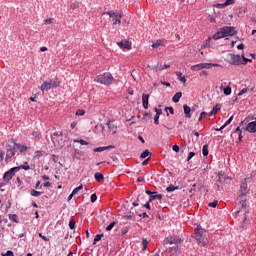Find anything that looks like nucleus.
<instances>
[{
  "label": "nucleus",
  "instance_id": "nucleus-12",
  "mask_svg": "<svg viewBox=\"0 0 256 256\" xmlns=\"http://www.w3.org/2000/svg\"><path fill=\"white\" fill-rule=\"evenodd\" d=\"M229 5H235V0H226L224 3H218L215 5L217 9H225V7H229Z\"/></svg>",
  "mask_w": 256,
  "mask_h": 256
},
{
  "label": "nucleus",
  "instance_id": "nucleus-29",
  "mask_svg": "<svg viewBox=\"0 0 256 256\" xmlns=\"http://www.w3.org/2000/svg\"><path fill=\"white\" fill-rule=\"evenodd\" d=\"M240 57H242L241 65H247V63H251L252 60L249 58H245V54H242Z\"/></svg>",
  "mask_w": 256,
  "mask_h": 256
},
{
  "label": "nucleus",
  "instance_id": "nucleus-30",
  "mask_svg": "<svg viewBox=\"0 0 256 256\" xmlns=\"http://www.w3.org/2000/svg\"><path fill=\"white\" fill-rule=\"evenodd\" d=\"M94 178H95L98 182H101V181H104L105 176H103L101 173L97 172V173H95Z\"/></svg>",
  "mask_w": 256,
  "mask_h": 256
},
{
  "label": "nucleus",
  "instance_id": "nucleus-58",
  "mask_svg": "<svg viewBox=\"0 0 256 256\" xmlns=\"http://www.w3.org/2000/svg\"><path fill=\"white\" fill-rule=\"evenodd\" d=\"M39 135H40L39 131H33V132H32V136H33L35 139H37V137H39Z\"/></svg>",
  "mask_w": 256,
  "mask_h": 256
},
{
  "label": "nucleus",
  "instance_id": "nucleus-20",
  "mask_svg": "<svg viewBox=\"0 0 256 256\" xmlns=\"http://www.w3.org/2000/svg\"><path fill=\"white\" fill-rule=\"evenodd\" d=\"M202 69H211V67H221V64L218 63H200Z\"/></svg>",
  "mask_w": 256,
  "mask_h": 256
},
{
  "label": "nucleus",
  "instance_id": "nucleus-46",
  "mask_svg": "<svg viewBox=\"0 0 256 256\" xmlns=\"http://www.w3.org/2000/svg\"><path fill=\"white\" fill-rule=\"evenodd\" d=\"M10 220L13 221L14 223H17L19 221V218L17 217V215H11L10 216Z\"/></svg>",
  "mask_w": 256,
  "mask_h": 256
},
{
  "label": "nucleus",
  "instance_id": "nucleus-34",
  "mask_svg": "<svg viewBox=\"0 0 256 256\" xmlns=\"http://www.w3.org/2000/svg\"><path fill=\"white\" fill-rule=\"evenodd\" d=\"M202 69L201 63L191 66V71H201Z\"/></svg>",
  "mask_w": 256,
  "mask_h": 256
},
{
  "label": "nucleus",
  "instance_id": "nucleus-35",
  "mask_svg": "<svg viewBox=\"0 0 256 256\" xmlns=\"http://www.w3.org/2000/svg\"><path fill=\"white\" fill-rule=\"evenodd\" d=\"M149 155H151V152H149V150H145V151L140 155V158H141V159H147V157H149Z\"/></svg>",
  "mask_w": 256,
  "mask_h": 256
},
{
  "label": "nucleus",
  "instance_id": "nucleus-44",
  "mask_svg": "<svg viewBox=\"0 0 256 256\" xmlns=\"http://www.w3.org/2000/svg\"><path fill=\"white\" fill-rule=\"evenodd\" d=\"M224 95H231V86L224 88Z\"/></svg>",
  "mask_w": 256,
  "mask_h": 256
},
{
  "label": "nucleus",
  "instance_id": "nucleus-39",
  "mask_svg": "<svg viewBox=\"0 0 256 256\" xmlns=\"http://www.w3.org/2000/svg\"><path fill=\"white\" fill-rule=\"evenodd\" d=\"M81 189H83V185H80V186L74 188L73 191H72V193H73L74 195H77V193H79V192L81 191Z\"/></svg>",
  "mask_w": 256,
  "mask_h": 256
},
{
  "label": "nucleus",
  "instance_id": "nucleus-1",
  "mask_svg": "<svg viewBox=\"0 0 256 256\" xmlns=\"http://www.w3.org/2000/svg\"><path fill=\"white\" fill-rule=\"evenodd\" d=\"M234 35H237L235 27L224 26L220 28V30L212 36V39H214V41H219V39H223L225 37H234Z\"/></svg>",
  "mask_w": 256,
  "mask_h": 256
},
{
  "label": "nucleus",
  "instance_id": "nucleus-61",
  "mask_svg": "<svg viewBox=\"0 0 256 256\" xmlns=\"http://www.w3.org/2000/svg\"><path fill=\"white\" fill-rule=\"evenodd\" d=\"M39 237H41V239H43V241H49V238L46 236H43L42 233H39Z\"/></svg>",
  "mask_w": 256,
  "mask_h": 256
},
{
  "label": "nucleus",
  "instance_id": "nucleus-33",
  "mask_svg": "<svg viewBox=\"0 0 256 256\" xmlns=\"http://www.w3.org/2000/svg\"><path fill=\"white\" fill-rule=\"evenodd\" d=\"M177 189H179V187L170 185L166 188V191L167 193H173V191H177Z\"/></svg>",
  "mask_w": 256,
  "mask_h": 256
},
{
  "label": "nucleus",
  "instance_id": "nucleus-43",
  "mask_svg": "<svg viewBox=\"0 0 256 256\" xmlns=\"http://www.w3.org/2000/svg\"><path fill=\"white\" fill-rule=\"evenodd\" d=\"M156 116L161 117L163 115V110L161 108H155Z\"/></svg>",
  "mask_w": 256,
  "mask_h": 256
},
{
  "label": "nucleus",
  "instance_id": "nucleus-54",
  "mask_svg": "<svg viewBox=\"0 0 256 256\" xmlns=\"http://www.w3.org/2000/svg\"><path fill=\"white\" fill-rule=\"evenodd\" d=\"M209 75V72L203 70L200 72V77H207Z\"/></svg>",
  "mask_w": 256,
  "mask_h": 256
},
{
  "label": "nucleus",
  "instance_id": "nucleus-22",
  "mask_svg": "<svg viewBox=\"0 0 256 256\" xmlns=\"http://www.w3.org/2000/svg\"><path fill=\"white\" fill-rule=\"evenodd\" d=\"M163 43H165L164 40H161V39L156 40L155 42L152 43V48L158 49V47H161V46L165 47V44H163Z\"/></svg>",
  "mask_w": 256,
  "mask_h": 256
},
{
  "label": "nucleus",
  "instance_id": "nucleus-63",
  "mask_svg": "<svg viewBox=\"0 0 256 256\" xmlns=\"http://www.w3.org/2000/svg\"><path fill=\"white\" fill-rule=\"evenodd\" d=\"M71 129H75L77 127V121H73L70 125Z\"/></svg>",
  "mask_w": 256,
  "mask_h": 256
},
{
  "label": "nucleus",
  "instance_id": "nucleus-51",
  "mask_svg": "<svg viewBox=\"0 0 256 256\" xmlns=\"http://www.w3.org/2000/svg\"><path fill=\"white\" fill-rule=\"evenodd\" d=\"M233 121V116H231L225 123H224V127H227V125H231Z\"/></svg>",
  "mask_w": 256,
  "mask_h": 256
},
{
  "label": "nucleus",
  "instance_id": "nucleus-14",
  "mask_svg": "<svg viewBox=\"0 0 256 256\" xmlns=\"http://www.w3.org/2000/svg\"><path fill=\"white\" fill-rule=\"evenodd\" d=\"M117 45L118 47H120V49H126L128 51H130L131 49V42H129L128 40L118 42Z\"/></svg>",
  "mask_w": 256,
  "mask_h": 256
},
{
  "label": "nucleus",
  "instance_id": "nucleus-10",
  "mask_svg": "<svg viewBox=\"0 0 256 256\" xmlns=\"http://www.w3.org/2000/svg\"><path fill=\"white\" fill-rule=\"evenodd\" d=\"M17 155V149H15V145L11 147V145H6V157L5 161H9V159H13Z\"/></svg>",
  "mask_w": 256,
  "mask_h": 256
},
{
  "label": "nucleus",
  "instance_id": "nucleus-47",
  "mask_svg": "<svg viewBox=\"0 0 256 256\" xmlns=\"http://www.w3.org/2000/svg\"><path fill=\"white\" fill-rule=\"evenodd\" d=\"M207 117V112H201L200 117L198 118V121H203Z\"/></svg>",
  "mask_w": 256,
  "mask_h": 256
},
{
  "label": "nucleus",
  "instance_id": "nucleus-8",
  "mask_svg": "<svg viewBox=\"0 0 256 256\" xmlns=\"http://www.w3.org/2000/svg\"><path fill=\"white\" fill-rule=\"evenodd\" d=\"M217 176H218V179L216 183L218 188L222 187L223 183H227V181H231V177L227 176V174H225V172L223 171L218 172Z\"/></svg>",
  "mask_w": 256,
  "mask_h": 256
},
{
  "label": "nucleus",
  "instance_id": "nucleus-52",
  "mask_svg": "<svg viewBox=\"0 0 256 256\" xmlns=\"http://www.w3.org/2000/svg\"><path fill=\"white\" fill-rule=\"evenodd\" d=\"M193 157H195V152H190L188 154L187 161H191V159H193Z\"/></svg>",
  "mask_w": 256,
  "mask_h": 256
},
{
  "label": "nucleus",
  "instance_id": "nucleus-42",
  "mask_svg": "<svg viewBox=\"0 0 256 256\" xmlns=\"http://www.w3.org/2000/svg\"><path fill=\"white\" fill-rule=\"evenodd\" d=\"M76 115H77L78 117H83V115H85V110H83V109L77 110V111H76Z\"/></svg>",
  "mask_w": 256,
  "mask_h": 256
},
{
  "label": "nucleus",
  "instance_id": "nucleus-4",
  "mask_svg": "<svg viewBox=\"0 0 256 256\" xmlns=\"http://www.w3.org/2000/svg\"><path fill=\"white\" fill-rule=\"evenodd\" d=\"M95 81L100 85H105L106 87H109V85H113V81H115V78H113V75L111 73L105 72L98 75Z\"/></svg>",
  "mask_w": 256,
  "mask_h": 256
},
{
  "label": "nucleus",
  "instance_id": "nucleus-21",
  "mask_svg": "<svg viewBox=\"0 0 256 256\" xmlns=\"http://www.w3.org/2000/svg\"><path fill=\"white\" fill-rule=\"evenodd\" d=\"M161 199H163V195L157 194V192H154L152 196H150L149 198V203H152V201H155V200L161 201Z\"/></svg>",
  "mask_w": 256,
  "mask_h": 256
},
{
  "label": "nucleus",
  "instance_id": "nucleus-17",
  "mask_svg": "<svg viewBox=\"0 0 256 256\" xmlns=\"http://www.w3.org/2000/svg\"><path fill=\"white\" fill-rule=\"evenodd\" d=\"M246 131L248 133H256V120L248 123Z\"/></svg>",
  "mask_w": 256,
  "mask_h": 256
},
{
  "label": "nucleus",
  "instance_id": "nucleus-40",
  "mask_svg": "<svg viewBox=\"0 0 256 256\" xmlns=\"http://www.w3.org/2000/svg\"><path fill=\"white\" fill-rule=\"evenodd\" d=\"M115 225H117V222H111L107 227H106V231H111L113 229V227H115Z\"/></svg>",
  "mask_w": 256,
  "mask_h": 256
},
{
  "label": "nucleus",
  "instance_id": "nucleus-27",
  "mask_svg": "<svg viewBox=\"0 0 256 256\" xmlns=\"http://www.w3.org/2000/svg\"><path fill=\"white\" fill-rule=\"evenodd\" d=\"M255 89V87H252L251 89L249 88H243L239 93H238V97H241V95H245V93H250Z\"/></svg>",
  "mask_w": 256,
  "mask_h": 256
},
{
  "label": "nucleus",
  "instance_id": "nucleus-3",
  "mask_svg": "<svg viewBox=\"0 0 256 256\" xmlns=\"http://www.w3.org/2000/svg\"><path fill=\"white\" fill-rule=\"evenodd\" d=\"M195 239L198 243V245H200V247H205V245H207L208 241H207V231H205V229L201 228V227H196L195 229Z\"/></svg>",
  "mask_w": 256,
  "mask_h": 256
},
{
  "label": "nucleus",
  "instance_id": "nucleus-5",
  "mask_svg": "<svg viewBox=\"0 0 256 256\" xmlns=\"http://www.w3.org/2000/svg\"><path fill=\"white\" fill-rule=\"evenodd\" d=\"M103 15H109L113 25H121V19H123V14L121 12H104Z\"/></svg>",
  "mask_w": 256,
  "mask_h": 256
},
{
  "label": "nucleus",
  "instance_id": "nucleus-28",
  "mask_svg": "<svg viewBox=\"0 0 256 256\" xmlns=\"http://www.w3.org/2000/svg\"><path fill=\"white\" fill-rule=\"evenodd\" d=\"M30 195H32V197H41V195H43V192H39V191H37L35 189H32L30 191Z\"/></svg>",
  "mask_w": 256,
  "mask_h": 256
},
{
  "label": "nucleus",
  "instance_id": "nucleus-64",
  "mask_svg": "<svg viewBox=\"0 0 256 256\" xmlns=\"http://www.w3.org/2000/svg\"><path fill=\"white\" fill-rule=\"evenodd\" d=\"M149 203H151V202H149V200H148V202L144 205V207L148 210H151V204H149Z\"/></svg>",
  "mask_w": 256,
  "mask_h": 256
},
{
  "label": "nucleus",
  "instance_id": "nucleus-45",
  "mask_svg": "<svg viewBox=\"0 0 256 256\" xmlns=\"http://www.w3.org/2000/svg\"><path fill=\"white\" fill-rule=\"evenodd\" d=\"M218 203H219V201L215 200V201H213V202H210V203L208 204V206H210V207H212L213 209H215V207H217Z\"/></svg>",
  "mask_w": 256,
  "mask_h": 256
},
{
  "label": "nucleus",
  "instance_id": "nucleus-2",
  "mask_svg": "<svg viewBox=\"0 0 256 256\" xmlns=\"http://www.w3.org/2000/svg\"><path fill=\"white\" fill-rule=\"evenodd\" d=\"M247 183H249V178H245V181L240 186V195L238 197V201L241 207L247 206V201H245V197L247 196V193H249V186Z\"/></svg>",
  "mask_w": 256,
  "mask_h": 256
},
{
  "label": "nucleus",
  "instance_id": "nucleus-16",
  "mask_svg": "<svg viewBox=\"0 0 256 256\" xmlns=\"http://www.w3.org/2000/svg\"><path fill=\"white\" fill-rule=\"evenodd\" d=\"M14 149H16V151H19L20 153H26L27 149L29 148L23 144L14 142Z\"/></svg>",
  "mask_w": 256,
  "mask_h": 256
},
{
  "label": "nucleus",
  "instance_id": "nucleus-49",
  "mask_svg": "<svg viewBox=\"0 0 256 256\" xmlns=\"http://www.w3.org/2000/svg\"><path fill=\"white\" fill-rule=\"evenodd\" d=\"M2 256H15V254H13V251L8 250L6 253H2Z\"/></svg>",
  "mask_w": 256,
  "mask_h": 256
},
{
  "label": "nucleus",
  "instance_id": "nucleus-53",
  "mask_svg": "<svg viewBox=\"0 0 256 256\" xmlns=\"http://www.w3.org/2000/svg\"><path fill=\"white\" fill-rule=\"evenodd\" d=\"M172 251V255H175V253H177V251H179V247L178 246H174L171 248Z\"/></svg>",
  "mask_w": 256,
  "mask_h": 256
},
{
  "label": "nucleus",
  "instance_id": "nucleus-59",
  "mask_svg": "<svg viewBox=\"0 0 256 256\" xmlns=\"http://www.w3.org/2000/svg\"><path fill=\"white\" fill-rule=\"evenodd\" d=\"M166 111H169V113H171V115H173L175 113V110L173 109V107H167Z\"/></svg>",
  "mask_w": 256,
  "mask_h": 256
},
{
  "label": "nucleus",
  "instance_id": "nucleus-26",
  "mask_svg": "<svg viewBox=\"0 0 256 256\" xmlns=\"http://www.w3.org/2000/svg\"><path fill=\"white\" fill-rule=\"evenodd\" d=\"M182 96H183V94H182L181 92H177V93L173 96L172 101H173L174 103H179V101H180V99H181Z\"/></svg>",
  "mask_w": 256,
  "mask_h": 256
},
{
  "label": "nucleus",
  "instance_id": "nucleus-25",
  "mask_svg": "<svg viewBox=\"0 0 256 256\" xmlns=\"http://www.w3.org/2000/svg\"><path fill=\"white\" fill-rule=\"evenodd\" d=\"M14 168L19 169V171H21V169H24V171H29V169H31V166H29V163L24 162L22 165L16 166Z\"/></svg>",
  "mask_w": 256,
  "mask_h": 256
},
{
  "label": "nucleus",
  "instance_id": "nucleus-55",
  "mask_svg": "<svg viewBox=\"0 0 256 256\" xmlns=\"http://www.w3.org/2000/svg\"><path fill=\"white\" fill-rule=\"evenodd\" d=\"M171 66L169 64H164L160 67V71H164V69H169Z\"/></svg>",
  "mask_w": 256,
  "mask_h": 256
},
{
  "label": "nucleus",
  "instance_id": "nucleus-9",
  "mask_svg": "<svg viewBox=\"0 0 256 256\" xmlns=\"http://www.w3.org/2000/svg\"><path fill=\"white\" fill-rule=\"evenodd\" d=\"M18 171L19 168H11L10 170L4 173L3 181H5V183H9V181H11L13 177H15V173H18Z\"/></svg>",
  "mask_w": 256,
  "mask_h": 256
},
{
  "label": "nucleus",
  "instance_id": "nucleus-24",
  "mask_svg": "<svg viewBox=\"0 0 256 256\" xmlns=\"http://www.w3.org/2000/svg\"><path fill=\"white\" fill-rule=\"evenodd\" d=\"M221 111V105L217 104L213 107L212 111L209 113L210 117H213V115H216V113H219Z\"/></svg>",
  "mask_w": 256,
  "mask_h": 256
},
{
  "label": "nucleus",
  "instance_id": "nucleus-15",
  "mask_svg": "<svg viewBox=\"0 0 256 256\" xmlns=\"http://www.w3.org/2000/svg\"><path fill=\"white\" fill-rule=\"evenodd\" d=\"M109 149H115V146L109 145V146H101L98 148H94V153H103V151H109Z\"/></svg>",
  "mask_w": 256,
  "mask_h": 256
},
{
  "label": "nucleus",
  "instance_id": "nucleus-48",
  "mask_svg": "<svg viewBox=\"0 0 256 256\" xmlns=\"http://www.w3.org/2000/svg\"><path fill=\"white\" fill-rule=\"evenodd\" d=\"M76 143H80V145H89V142L81 139V140H75Z\"/></svg>",
  "mask_w": 256,
  "mask_h": 256
},
{
  "label": "nucleus",
  "instance_id": "nucleus-62",
  "mask_svg": "<svg viewBox=\"0 0 256 256\" xmlns=\"http://www.w3.org/2000/svg\"><path fill=\"white\" fill-rule=\"evenodd\" d=\"M159 117H160V116L155 115V117H154V124H155V125H158V123H159Z\"/></svg>",
  "mask_w": 256,
  "mask_h": 256
},
{
  "label": "nucleus",
  "instance_id": "nucleus-56",
  "mask_svg": "<svg viewBox=\"0 0 256 256\" xmlns=\"http://www.w3.org/2000/svg\"><path fill=\"white\" fill-rule=\"evenodd\" d=\"M69 228H70V229H75V221L71 220V221L69 222Z\"/></svg>",
  "mask_w": 256,
  "mask_h": 256
},
{
  "label": "nucleus",
  "instance_id": "nucleus-50",
  "mask_svg": "<svg viewBox=\"0 0 256 256\" xmlns=\"http://www.w3.org/2000/svg\"><path fill=\"white\" fill-rule=\"evenodd\" d=\"M90 201L91 203H95V201H97V194H92L90 197Z\"/></svg>",
  "mask_w": 256,
  "mask_h": 256
},
{
  "label": "nucleus",
  "instance_id": "nucleus-32",
  "mask_svg": "<svg viewBox=\"0 0 256 256\" xmlns=\"http://www.w3.org/2000/svg\"><path fill=\"white\" fill-rule=\"evenodd\" d=\"M234 135H238L239 141H242L243 135L241 134V128L237 127L235 132H234Z\"/></svg>",
  "mask_w": 256,
  "mask_h": 256
},
{
  "label": "nucleus",
  "instance_id": "nucleus-11",
  "mask_svg": "<svg viewBox=\"0 0 256 256\" xmlns=\"http://www.w3.org/2000/svg\"><path fill=\"white\" fill-rule=\"evenodd\" d=\"M166 245H179L181 238L179 236H169L164 240Z\"/></svg>",
  "mask_w": 256,
  "mask_h": 256
},
{
  "label": "nucleus",
  "instance_id": "nucleus-41",
  "mask_svg": "<svg viewBox=\"0 0 256 256\" xmlns=\"http://www.w3.org/2000/svg\"><path fill=\"white\" fill-rule=\"evenodd\" d=\"M103 234H97L94 238V244H96L97 242H99L100 239H103Z\"/></svg>",
  "mask_w": 256,
  "mask_h": 256
},
{
  "label": "nucleus",
  "instance_id": "nucleus-18",
  "mask_svg": "<svg viewBox=\"0 0 256 256\" xmlns=\"http://www.w3.org/2000/svg\"><path fill=\"white\" fill-rule=\"evenodd\" d=\"M142 105L144 109H149V94L142 95Z\"/></svg>",
  "mask_w": 256,
  "mask_h": 256
},
{
  "label": "nucleus",
  "instance_id": "nucleus-38",
  "mask_svg": "<svg viewBox=\"0 0 256 256\" xmlns=\"http://www.w3.org/2000/svg\"><path fill=\"white\" fill-rule=\"evenodd\" d=\"M40 157H43V151L37 150V151L34 153V159H40Z\"/></svg>",
  "mask_w": 256,
  "mask_h": 256
},
{
  "label": "nucleus",
  "instance_id": "nucleus-7",
  "mask_svg": "<svg viewBox=\"0 0 256 256\" xmlns=\"http://www.w3.org/2000/svg\"><path fill=\"white\" fill-rule=\"evenodd\" d=\"M227 62L230 65H241V55L229 53L227 55Z\"/></svg>",
  "mask_w": 256,
  "mask_h": 256
},
{
  "label": "nucleus",
  "instance_id": "nucleus-57",
  "mask_svg": "<svg viewBox=\"0 0 256 256\" xmlns=\"http://www.w3.org/2000/svg\"><path fill=\"white\" fill-rule=\"evenodd\" d=\"M173 151H175V153H179V145L175 144L172 147Z\"/></svg>",
  "mask_w": 256,
  "mask_h": 256
},
{
  "label": "nucleus",
  "instance_id": "nucleus-37",
  "mask_svg": "<svg viewBox=\"0 0 256 256\" xmlns=\"http://www.w3.org/2000/svg\"><path fill=\"white\" fill-rule=\"evenodd\" d=\"M55 137H63V132L61 131L54 132L52 136V141H55Z\"/></svg>",
  "mask_w": 256,
  "mask_h": 256
},
{
  "label": "nucleus",
  "instance_id": "nucleus-6",
  "mask_svg": "<svg viewBox=\"0 0 256 256\" xmlns=\"http://www.w3.org/2000/svg\"><path fill=\"white\" fill-rule=\"evenodd\" d=\"M57 87H59V82L56 80H50L49 82H43L40 89L43 93H45V91H50V89H57Z\"/></svg>",
  "mask_w": 256,
  "mask_h": 256
},
{
  "label": "nucleus",
  "instance_id": "nucleus-36",
  "mask_svg": "<svg viewBox=\"0 0 256 256\" xmlns=\"http://www.w3.org/2000/svg\"><path fill=\"white\" fill-rule=\"evenodd\" d=\"M142 245H143V248H142V251H145L149 245V241H147L146 238H143L142 239Z\"/></svg>",
  "mask_w": 256,
  "mask_h": 256
},
{
  "label": "nucleus",
  "instance_id": "nucleus-23",
  "mask_svg": "<svg viewBox=\"0 0 256 256\" xmlns=\"http://www.w3.org/2000/svg\"><path fill=\"white\" fill-rule=\"evenodd\" d=\"M176 77H177L178 81H180V82L183 83L184 85L187 83V78H185V76L183 75V73H181V72H176Z\"/></svg>",
  "mask_w": 256,
  "mask_h": 256
},
{
  "label": "nucleus",
  "instance_id": "nucleus-19",
  "mask_svg": "<svg viewBox=\"0 0 256 256\" xmlns=\"http://www.w3.org/2000/svg\"><path fill=\"white\" fill-rule=\"evenodd\" d=\"M106 125L113 134L117 133V125L115 124V122L108 121Z\"/></svg>",
  "mask_w": 256,
  "mask_h": 256
},
{
  "label": "nucleus",
  "instance_id": "nucleus-31",
  "mask_svg": "<svg viewBox=\"0 0 256 256\" xmlns=\"http://www.w3.org/2000/svg\"><path fill=\"white\" fill-rule=\"evenodd\" d=\"M202 155L204 157H207V155H209V145H204L203 148H202Z\"/></svg>",
  "mask_w": 256,
  "mask_h": 256
},
{
  "label": "nucleus",
  "instance_id": "nucleus-60",
  "mask_svg": "<svg viewBox=\"0 0 256 256\" xmlns=\"http://www.w3.org/2000/svg\"><path fill=\"white\" fill-rule=\"evenodd\" d=\"M44 23L46 25H51V23H53V20L51 18H48V19L44 20Z\"/></svg>",
  "mask_w": 256,
  "mask_h": 256
},
{
  "label": "nucleus",
  "instance_id": "nucleus-13",
  "mask_svg": "<svg viewBox=\"0 0 256 256\" xmlns=\"http://www.w3.org/2000/svg\"><path fill=\"white\" fill-rule=\"evenodd\" d=\"M183 109H184L186 119H191L192 113H193V111H195V107L191 109V107H189L187 104H185L183 106Z\"/></svg>",
  "mask_w": 256,
  "mask_h": 256
}]
</instances>
